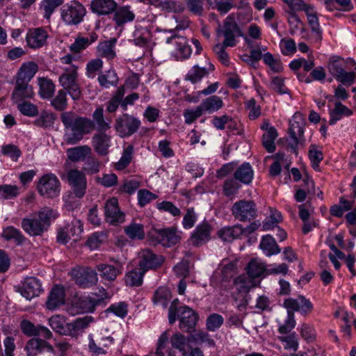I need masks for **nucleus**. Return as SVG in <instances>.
I'll return each mask as SVG.
<instances>
[{"label":"nucleus","mask_w":356,"mask_h":356,"mask_svg":"<svg viewBox=\"0 0 356 356\" xmlns=\"http://www.w3.org/2000/svg\"><path fill=\"white\" fill-rule=\"evenodd\" d=\"M60 119L65 128L70 131L67 134L66 142L69 144H75L80 141L84 135L90 134L95 129V124L92 120L78 116L72 112H65L61 114Z\"/></svg>","instance_id":"1"},{"label":"nucleus","mask_w":356,"mask_h":356,"mask_svg":"<svg viewBox=\"0 0 356 356\" xmlns=\"http://www.w3.org/2000/svg\"><path fill=\"white\" fill-rule=\"evenodd\" d=\"M187 26L188 24L177 25L175 29L163 30L159 32L158 39L160 42L165 44L166 48L177 59L186 58L191 54L186 38L176 33V31L184 29Z\"/></svg>","instance_id":"2"},{"label":"nucleus","mask_w":356,"mask_h":356,"mask_svg":"<svg viewBox=\"0 0 356 356\" xmlns=\"http://www.w3.org/2000/svg\"><path fill=\"white\" fill-rule=\"evenodd\" d=\"M56 213L49 207H44L38 212L33 213L29 218L22 220V229L30 236H40L51 225V220L56 218Z\"/></svg>","instance_id":"3"},{"label":"nucleus","mask_w":356,"mask_h":356,"mask_svg":"<svg viewBox=\"0 0 356 356\" xmlns=\"http://www.w3.org/2000/svg\"><path fill=\"white\" fill-rule=\"evenodd\" d=\"M63 73L59 77V83L67 91L74 100H78L81 96V91L77 83V67L68 65L63 69Z\"/></svg>","instance_id":"4"},{"label":"nucleus","mask_w":356,"mask_h":356,"mask_svg":"<svg viewBox=\"0 0 356 356\" xmlns=\"http://www.w3.org/2000/svg\"><path fill=\"white\" fill-rule=\"evenodd\" d=\"M217 34L222 35L225 40L224 46L234 47L236 44V38L243 35V33L236 22L234 14L228 15L225 19L222 26L217 29Z\"/></svg>","instance_id":"5"},{"label":"nucleus","mask_w":356,"mask_h":356,"mask_svg":"<svg viewBox=\"0 0 356 356\" xmlns=\"http://www.w3.org/2000/svg\"><path fill=\"white\" fill-rule=\"evenodd\" d=\"M70 275L75 283L83 289L95 286L98 282L96 270L88 266H77L72 269Z\"/></svg>","instance_id":"6"},{"label":"nucleus","mask_w":356,"mask_h":356,"mask_svg":"<svg viewBox=\"0 0 356 356\" xmlns=\"http://www.w3.org/2000/svg\"><path fill=\"white\" fill-rule=\"evenodd\" d=\"M289 124V132L291 139L289 145L293 150V152L297 154V147L305 142L303 134L305 120L301 113H296L290 120Z\"/></svg>","instance_id":"7"},{"label":"nucleus","mask_w":356,"mask_h":356,"mask_svg":"<svg viewBox=\"0 0 356 356\" xmlns=\"http://www.w3.org/2000/svg\"><path fill=\"white\" fill-rule=\"evenodd\" d=\"M37 188L42 196L54 198L60 193V183L55 175L46 174L39 179Z\"/></svg>","instance_id":"8"},{"label":"nucleus","mask_w":356,"mask_h":356,"mask_svg":"<svg viewBox=\"0 0 356 356\" xmlns=\"http://www.w3.org/2000/svg\"><path fill=\"white\" fill-rule=\"evenodd\" d=\"M86 14V9L79 2L73 1L62 8V19L67 24H79Z\"/></svg>","instance_id":"9"},{"label":"nucleus","mask_w":356,"mask_h":356,"mask_svg":"<svg viewBox=\"0 0 356 356\" xmlns=\"http://www.w3.org/2000/svg\"><path fill=\"white\" fill-rule=\"evenodd\" d=\"M232 212L235 218L245 222L256 217V205L251 200H239L233 204Z\"/></svg>","instance_id":"10"},{"label":"nucleus","mask_w":356,"mask_h":356,"mask_svg":"<svg viewBox=\"0 0 356 356\" xmlns=\"http://www.w3.org/2000/svg\"><path fill=\"white\" fill-rule=\"evenodd\" d=\"M67 179L75 196L82 198L86 193L87 188L85 174L78 170H70L67 172Z\"/></svg>","instance_id":"11"},{"label":"nucleus","mask_w":356,"mask_h":356,"mask_svg":"<svg viewBox=\"0 0 356 356\" xmlns=\"http://www.w3.org/2000/svg\"><path fill=\"white\" fill-rule=\"evenodd\" d=\"M177 316L179 319V328L185 332H191L196 326L199 316L187 306L180 307Z\"/></svg>","instance_id":"12"},{"label":"nucleus","mask_w":356,"mask_h":356,"mask_svg":"<svg viewBox=\"0 0 356 356\" xmlns=\"http://www.w3.org/2000/svg\"><path fill=\"white\" fill-rule=\"evenodd\" d=\"M140 121L135 118L124 114L117 119L115 129L122 137L129 136L135 133L140 126Z\"/></svg>","instance_id":"13"},{"label":"nucleus","mask_w":356,"mask_h":356,"mask_svg":"<svg viewBox=\"0 0 356 356\" xmlns=\"http://www.w3.org/2000/svg\"><path fill=\"white\" fill-rule=\"evenodd\" d=\"M163 261L162 256H157L149 249L142 250L138 253V266L145 273L149 269L159 267Z\"/></svg>","instance_id":"14"},{"label":"nucleus","mask_w":356,"mask_h":356,"mask_svg":"<svg viewBox=\"0 0 356 356\" xmlns=\"http://www.w3.org/2000/svg\"><path fill=\"white\" fill-rule=\"evenodd\" d=\"M106 220L111 225H118L124 221V214L118 207L115 197L108 200L104 205Z\"/></svg>","instance_id":"15"},{"label":"nucleus","mask_w":356,"mask_h":356,"mask_svg":"<svg viewBox=\"0 0 356 356\" xmlns=\"http://www.w3.org/2000/svg\"><path fill=\"white\" fill-rule=\"evenodd\" d=\"M111 261L115 264V266L100 264L96 266L97 270L100 273V276L108 281L113 282L117 277L122 273L123 266L121 262L112 258Z\"/></svg>","instance_id":"16"},{"label":"nucleus","mask_w":356,"mask_h":356,"mask_svg":"<svg viewBox=\"0 0 356 356\" xmlns=\"http://www.w3.org/2000/svg\"><path fill=\"white\" fill-rule=\"evenodd\" d=\"M40 281L34 277H26L23 282L20 293L27 300L38 296L42 292Z\"/></svg>","instance_id":"17"},{"label":"nucleus","mask_w":356,"mask_h":356,"mask_svg":"<svg viewBox=\"0 0 356 356\" xmlns=\"http://www.w3.org/2000/svg\"><path fill=\"white\" fill-rule=\"evenodd\" d=\"M25 349L28 356H36L44 350L48 352L54 351L51 345L39 338H32L29 339L26 343Z\"/></svg>","instance_id":"18"},{"label":"nucleus","mask_w":356,"mask_h":356,"mask_svg":"<svg viewBox=\"0 0 356 356\" xmlns=\"http://www.w3.org/2000/svg\"><path fill=\"white\" fill-rule=\"evenodd\" d=\"M48 35L46 31L41 28L29 30L26 35V42L29 47L40 48L45 44Z\"/></svg>","instance_id":"19"},{"label":"nucleus","mask_w":356,"mask_h":356,"mask_svg":"<svg viewBox=\"0 0 356 356\" xmlns=\"http://www.w3.org/2000/svg\"><path fill=\"white\" fill-rule=\"evenodd\" d=\"M65 292L63 286L56 285L50 291L46 302L49 310H54L65 302Z\"/></svg>","instance_id":"20"},{"label":"nucleus","mask_w":356,"mask_h":356,"mask_svg":"<svg viewBox=\"0 0 356 356\" xmlns=\"http://www.w3.org/2000/svg\"><path fill=\"white\" fill-rule=\"evenodd\" d=\"M111 137L104 132L95 134L92 138V143L95 152L101 155L106 156L108 154L111 147Z\"/></svg>","instance_id":"21"},{"label":"nucleus","mask_w":356,"mask_h":356,"mask_svg":"<svg viewBox=\"0 0 356 356\" xmlns=\"http://www.w3.org/2000/svg\"><path fill=\"white\" fill-rule=\"evenodd\" d=\"M117 8V3L114 0H92L90 3V9L92 13L98 15H106L114 12Z\"/></svg>","instance_id":"22"},{"label":"nucleus","mask_w":356,"mask_h":356,"mask_svg":"<svg viewBox=\"0 0 356 356\" xmlns=\"http://www.w3.org/2000/svg\"><path fill=\"white\" fill-rule=\"evenodd\" d=\"M243 234H244L243 227L238 224L234 226L224 227L217 232L218 236L225 242H232Z\"/></svg>","instance_id":"23"},{"label":"nucleus","mask_w":356,"mask_h":356,"mask_svg":"<svg viewBox=\"0 0 356 356\" xmlns=\"http://www.w3.org/2000/svg\"><path fill=\"white\" fill-rule=\"evenodd\" d=\"M210 230V226L207 223L198 225L190 238L191 244L199 246L205 243L209 240Z\"/></svg>","instance_id":"24"},{"label":"nucleus","mask_w":356,"mask_h":356,"mask_svg":"<svg viewBox=\"0 0 356 356\" xmlns=\"http://www.w3.org/2000/svg\"><path fill=\"white\" fill-rule=\"evenodd\" d=\"M33 95V88L29 84V81L16 79V85L12 94V97L15 101H20L24 98H31Z\"/></svg>","instance_id":"25"},{"label":"nucleus","mask_w":356,"mask_h":356,"mask_svg":"<svg viewBox=\"0 0 356 356\" xmlns=\"http://www.w3.org/2000/svg\"><path fill=\"white\" fill-rule=\"evenodd\" d=\"M134 43L140 47H149L152 44V33L147 27L138 26L134 32Z\"/></svg>","instance_id":"26"},{"label":"nucleus","mask_w":356,"mask_h":356,"mask_svg":"<svg viewBox=\"0 0 356 356\" xmlns=\"http://www.w3.org/2000/svg\"><path fill=\"white\" fill-rule=\"evenodd\" d=\"M38 70V66L33 61L24 63L17 72L16 79L29 82Z\"/></svg>","instance_id":"27"},{"label":"nucleus","mask_w":356,"mask_h":356,"mask_svg":"<svg viewBox=\"0 0 356 356\" xmlns=\"http://www.w3.org/2000/svg\"><path fill=\"white\" fill-rule=\"evenodd\" d=\"M93 321V318L90 316H86L83 318H78L72 323L67 324L68 328V334L70 336H76L84 329L88 327L90 323Z\"/></svg>","instance_id":"28"},{"label":"nucleus","mask_w":356,"mask_h":356,"mask_svg":"<svg viewBox=\"0 0 356 356\" xmlns=\"http://www.w3.org/2000/svg\"><path fill=\"white\" fill-rule=\"evenodd\" d=\"M97 38L98 35L95 32L90 33L88 38L79 36L70 46V50L75 54L79 53L86 49L90 44L95 42L97 40Z\"/></svg>","instance_id":"29"},{"label":"nucleus","mask_w":356,"mask_h":356,"mask_svg":"<svg viewBox=\"0 0 356 356\" xmlns=\"http://www.w3.org/2000/svg\"><path fill=\"white\" fill-rule=\"evenodd\" d=\"M156 239L163 246L170 247L175 245L179 241L176 233L170 229H159L156 232Z\"/></svg>","instance_id":"30"},{"label":"nucleus","mask_w":356,"mask_h":356,"mask_svg":"<svg viewBox=\"0 0 356 356\" xmlns=\"http://www.w3.org/2000/svg\"><path fill=\"white\" fill-rule=\"evenodd\" d=\"M115 42L116 39H112L99 42L97 47V55L107 60L113 59L116 56L114 49Z\"/></svg>","instance_id":"31"},{"label":"nucleus","mask_w":356,"mask_h":356,"mask_svg":"<svg viewBox=\"0 0 356 356\" xmlns=\"http://www.w3.org/2000/svg\"><path fill=\"white\" fill-rule=\"evenodd\" d=\"M259 248L267 257L277 254L281 251L275 239L268 234L262 237Z\"/></svg>","instance_id":"32"},{"label":"nucleus","mask_w":356,"mask_h":356,"mask_svg":"<svg viewBox=\"0 0 356 356\" xmlns=\"http://www.w3.org/2000/svg\"><path fill=\"white\" fill-rule=\"evenodd\" d=\"M91 148L88 145H81L67 150V158L73 161L78 162L84 160L91 154Z\"/></svg>","instance_id":"33"},{"label":"nucleus","mask_w":356,"mask_h":356,"mask_svg":"<svg viewBox=\"0 0 356 356\" xmlns=\"http://www.w3.org/2000/svg\"><path fill=\"white\" fill-rule=\"evenodd\" d=\"M234 284L239 293H247L257 286L255 280L248 275H241L234 280Z\"/></svg>","instance_id":"34"},{"label":"nucleus","mask_w":356,"mask_h":356,"mask_svg":"<svg viewBox=\"0 0 356 356\" xmlns=\"http://www.w3.org/2000/svg\"><path fill=\"white\" fill-rule=\"evenodd\" d=\"M237 261L224 259L219 266L218 270L221 272L222 280L228 281L237 273Z\"/></svg>","instance_id":"35"},{"label":"nucleus","mask_w":356,"mask_h":356,"mask_svg":"<svg viewBox=\"0 0 356 356\" xmlns=\"http://www.w3.org/2000/svg\"><path fill=\"white\" fill-rule=\"evenodd\" d=\"M253 175L254 172L248 163H243L234 172V178L245 184L252 181Z\"/></svg>","instance_id":"36"},{"label":"nucleus","mask_w":356,"mask_h":356,"mask_svg":"<svg viewBox=\"0 0 356 356\" xmlns=\"http://www.w3.org/2000/svg\"><path fill=\"white\" fill-rule=\"evenodd\" d=\"M191 341H192L191 336L187 337L180 333H176L170 338L171 346L179 350L180 355L191 347L189 345Z\"/></svg>","instance_id":"37"},{"label":"nucleus","mask_w":356,"mask_h":356,"mask_svg":"<svg viewBox=\"0 0 356 356\" xmlns=\"http://www.w3.org/2000/svg\"><path fill=\"white\" fill-rule=\"evenodd\" d=\"M245 269L247 274L253 279L261 277L267 270L265 264L257 259L250 260Z\"/></svg>","instance_id":"38"},{"label":"nucleus","mask_w":356,"mask_h":356,"mask_svg":"<svg viewBox=\"0 0 356 356\" xmlns=\"http://www.w3.org/2000/svg\"><path fill=\"white\" fill-rule=\"evenodd\" d=\"M145 272L139 268H134L125 275V282L127 286H139L143 283V275Z\"/></svg>","instance_id":"39"},{"label":"nucleus","mask_w":356,"mask_h":356,"mask_svg":"<svg viewBox=\"0 0 356 356\" xmlns=\"http://www.w3.org/2000/svg\"><path fill=\"white\" fill-rule=\"evenodd\" d=\"M74 305L81 313L93 312L97 306L93 300V298L90 296L78 298L75 301Z\"/></svg>","instance_id":"40"},{"label":"nucleus","mask_w":356,"mask_h":356,"mask_svg":"<svg viewBox=\"0 0 356 356\" xmlns=\"http://www.w3.org/2000/svg\"><path fill=\"white\" fill-rule=\"evenodd\" d=\"M49 323L51 327L60 334H68V328L64 316L54 315L49 318Z\"/></svg>","instance_id":"41"},{"label":"nucleus","mask_w":356,"mask_h":356,"mask_svg":"<svg viewBox=\"0 0 356 356\" xmlns=\"http://www.w3.org/2000/svg\"><path fill=\"white\" fill-rule=\"evenodd\" d=\"M92 122L97 125L98 131L102 132L111 128L110 120L106 121L104 117V110L102 107L97 108L92 113Z\"/></svg>","instance_id":"42"},{"label":"nucleus","mask_w":356,"mask_h":356,"mask_svg":"<svg viewBox=\"0 0 356 356\" xmlns=\"http://www.w3.org/2000/svg\"><path fill=\"white\" fill-rule=\"evenodd\" d=\"M134 19V14L128 7H121L118 9L114 15V20L119 26H122L127 22H131Z\"/></svg>","instance_id":"43"},{"label":"nucleus","mask_w":356,"mask_h":356,"mask_svg":"<svg viewBox=\"0 0 356 356\" xmlns=\"http://www.w3.org/2000/svg\"><path fill=\"white\" fill-rule=\"evenodd\" d=\"M125 234L132 240H142L145 238L144 227L141 224L131 223L124 229Z\"/></svg>","instance_id":"44"},{"label":"nucleus","mask_w":356,"mask_h":356,"mask_svg":"<svg viewBox=\"0 0 356 356\" xmlns=\"http://www.w3.org/2000/svg\"><path fill=\"white\" fill-rule=\"evenodd\" d=\"M118 75L114 70L106 71L98 76V81L100 86L106 88L115 86L118 83Z\"/></svg>","instance_id":"45"},{"label":"nucleus","mask_w":356,"mask_h":356,"mask_svg":"<svg viewBox=\"0 0 356 356\" xmlns=\"http://www.w3.org/2000/svg\"><path fill=\"white\" fill-rule=\"evenodd\" d=\"M200 106L203 111L212 113L221 108L223 102L220 97L213 95L203 100Z\"/></svg>","instance_id":"46"},{"label":"nucleus","mask_w":356,"mask_h":356,"mask_svg":"<svg viewBox=\"0 0 356 356\" xmlns=\"http://www.w3.org/2000/svg\"><path fill=\"white\" fill-rule=\"evenodd\" d=\"M158 8L163 11L175 13H179L184 10V6L183 3L176 0L161 1L159 4Z\"/></svg>","instance_id":"47"},{"label":"nucleus","mask_w":356,"mask_h":356,"mask_svg":"<svg viewBox=\"0 0 356 356\" xmlns=\"http://www.w3.org/2000/svg\"><path fill=\"white\" fill-rule=\"evenodd\" d=\"M38 82L40 86L39 94L40 96L44 99L51 97L55 90L54 83L47 78H40Z\"/></svg>","instance_id":"48"},{"label":"nucleus","mask_w":356,"mask_h":356,"mask_svg":"<svg viewBox=\"0 0 356 356\" xmlns=\"http://www.w3.org/2000/svg\"><path fill=\"white\" fill-rule=\"evenodd\" d=\"M277 136V133L274 127H270L268 131L263 135L262 143L266 150L272 153L275 150V140Z\"/></svg>","instance_id":"49"},{"label":"nucleus","mask_w":356,"mask_h":356,"mask_svg":"<svg viewBox=\"0 0 356 356\" xmlns=\"http://www.w3.org/2000/svg\"><path fill=\"white\" fill-rule=\"evenodd\" d=\"M2 236L7 241L14 240L17 245L23 243L25 239L21 232L13 226L5 228Z\"/></svg>","instance_id":"50"},{"label":"nucleus","mask_w":356,"mask_h":356,"mask_svg":"<svg viewBox=\"0 0 356 356\" xmlns=\"http://www.w3.org/2000/svg\"><path fill=\"white\" fill-rule=\"evenodd\" d=\"M125 89L124 86L118 88L115 95L107 103L106 111L109 113L115 112L118 106L122 104V99L124 95Z\"/></svg>","instance_id":"51"},{"label":"nucleus","mask_w":356,"mask_h":356,"mask_svg":"<svg viewBox=\"0 0 356 356\" xmlns=\"http://www.w3.org/2000/svg\"><path fill=\"white\" fill-rule=\"evenodd\" d=\"M327 68L330 73L335 78L338 77L343 71L342 64V59L337 56H333L330 58Z\"/></svg>","instance_id":"52"},{"label":"nucleus","mask_w":356,"mask_h":356,"mask_svg":"<svg viewBox=\"0 0 356 356\" xmlns=\"http://www.w3.org/2000/svg\"><path fill=\"white\" fill-rule=\"evenodd\" d=\"M191 341L197 344L205 343L210 347L215 346L214 340L204 330H198L191 335Z\"/></svg>","instance_id":"53"},{"label":"nucleus","mask_w":356,"mask_h":356,"mask_svg":"<svg viewBox=\"0 0 356 356\" xmlns=\"http://www.w3.org/2000/svg\"><path fill=\"white\" fill-rule=\"evenodd\" d=\"M133 152L134 147L132 145H130L125 148L119 161L115 163V168L118 170H122L126 168L131 163Z\"/></svg>","instance_id":"54"},{"label":"nucleus","mask_w":356,"mask_h":356,"mask_svg":"<svg viewBox=\"0 0 356 356\" xmlns=\"http://www.w3.org/2000/svg\"><path fill=\"white\" fill-rule=\"evenodd\" d=\"M207 74L208 70L206 68L195 65L187 73L186 80L190 81L193 83H195L200 81Z\"/></svg>","instance_id":"55"},{"label":"nucleus","mask_w":356,"mask_h":356,"mask_svg":"<svg viewBox=\"0 0 356 356\" xmlns=\"http://www.w3.org/2000/svg\"><path fill=\"white\" fill-rule=\"evenodd\" d=\"M308 20V24L310 26L312 32L315 33L319 40L321 39L322 31L320 27L319 22L316 13L314 12L313 9H309L305 12Z\"/></svg>","instance_id":"56"},{"label":"nucleus","mask_w":356,"mask_h":356,"mask_svg":"<svg viewBox=\"0 0 356 356\" xmlns=\"http://www.w3.org/2000/svg\"><path fill=\"white\" fill-rule=\"evenodd\" d=\"M353 112L346 106L343 105L340 102H337L335 104L334 108L331 113V118L330 120L329 123L330 124H334L338 120L340 119L341 115H350Z\"/></svg>","instance_id":"57"},{"label":"nucleus","mask_w":356,"mask_h":356,"mask_svg":"<svg viewBox=\"0 0 356 356\" xmlns=\"http://www.w3.org/2000/svg\"><path fill=\"white\" fill-rule=\"evenodd\" d=\"M309 158L312 168L316 171H320L319 163L323 159V154L314 145H311L309 147Z\"/></svg>","instance_id":"58"},{"label":"nucleus","mask_w":356,"mask_h":356,"mask_svg":"<svg viewBox=\"0 0 356 356\" xmlns=\"http://www.w3.org/2000/svg\"><path fill=\"white\" fill-rule=\"evenodd\" d=\"M224 318L218 314H210L206 321V327L209 331L215 332L223 324Z\"/></svg>","instance_id":"59"},{"label":"nucleus","mask_w":356,"mask_h":356,"mask_svg":"<svg viewBox=\"0 0 356 356\" xmlns=\"http://www.w3.org/2000/svg\"><path fill=\"white\" fill-rule=\"evenodd\" d=\"M279 323L278 331L280 334H288L296 326V321L294 318V314L292 312H287V317L284 321V323H281L277 320Z\"/></svg>","instance_id":"60"},{"label":"nucleus","mask_w":356,"mask_h":356,"mask_svg":"<svg viewBox=\"0 0 356 356\" xmlns=\"http://www.w3.org/2000/svg\"><path fill=\"white\" fill-rule=\"evenodd\" d=\"M19 194V189L15 185H1L0 186V199H12Z\"/></svg>","instance_id":"61"},{"label":"nucleus","mask_w":356,"mask_h":356,"mask_svg":"<svg viewBox=\"0 0 356 356\" xmlns=\"http://www.w3.org/2000/svg\"><path fill=\"white\" fill-rule=\"evenodd\" d=\"M51 105L57 111H64L67 105V93L64 90H58L56 96L52 99Z\"/></svg>","instance_id":"62"},{"label":"nucleus","mask_w":356,"mask_h":356,"mask_svg":"<svg viewBox=\"0 0 356 356\" xmlns=\"http://www.w3.org/2000/svg\"><path fill=\"white\" fill-rule=\"evenodd\" d=\"M63 3V0H43L42 7L44 9V17L49 19L55 9Z\"/></svg>","instance_id":"63"},{"label":"nucleus","mask_w":356,"mask_h":356,"mask_svg":"<svg viewBox=\"0 0 356 356\" xmlns=\"http://www.w3.org/2000/svg\"><path fill=\"white\" fill-rule=\"evenodd\" d=\"M103 61L100 58H95L90 60L86 66V74L88 77L94 78L97 73L102 70Z\"/></svg>","instance_id":"64"}]
</instances>
